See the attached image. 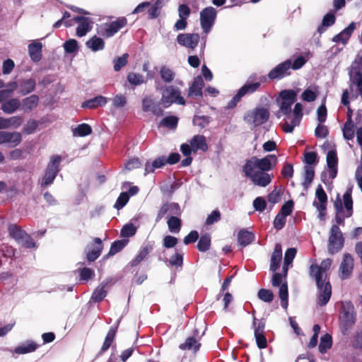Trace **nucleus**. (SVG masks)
Returning a JSON list of instances; mask_svg holds the SVG:
<instances>
[{"mask_svg": "<svg viewBox=\"0 0 362 362\" xmlns=\"http://www.w3.org/2000/svg\"><path fill=\"white\" fill-rule=\"evenodd\" d=\"M307 60L303 56H298L293 61L291 59H286L270 70L267 77L272 80H281L291 76V69L298 70L302 68Z\"/></svg>", "mask_w": 362, "mask_h": 362, "instance_id": "obj_1", "label": "nucleus"}, {"mask_svg": "<svg viewBox=\"0 0 362 362\" xmlns=\"http://www.w3.org/2000/svg\"><path fill=\"white\" fill-rule=\"evenodd\" d=\"M356 313L351 301L341 303L339 311V327L343 335H347L356 322Z\"/></svg>", "mask_w": 362, "mask_h": 362, "instance_id": "obj_2", "label": "nucleus"}, {"mask_svg": "<svg viewBox=\"0 0 362 362\" xmlns=\"http://www.w3.org/2000/svg\"><path fill=\"white\" fill-rule=\"evenodd\" d=\"M276 163L277 158L275 155H267L262 158L252 156L251 158L246 160L243 168L267 173L272 170L273 165H275Z\"/></svg>", "mask_w": 362, "mask_h": 362, "instance_id": "obj_3", "label": "nucleus"}, {"mask_svg": "<svg viewBox=\"0 0 362 362\" xmlns=\"http://www.w3.org/2000/svg\"><path fill=\"white\" fill-rule=\"evenodd\" d=\"M332 260L330 258L323 259L320 265L317 263L310 264L308 273L310 277L315 280L317 287L322 286V280H326L327 278V272L329 270Z\"/></svg>", "mask_w": 362, "mask_h": 362, "instance_id": "obj_4", "label": "nucleus"}, {"mask_svg": "<svg viewBox=\"0 0 362 362\" xmlns=\"http://www.w3.org/2000/svg\"><path fill=\"white\" fill-rule=\"evenodd\" d=\"M269 111L267 108L258 107L248 110L245 114L243 120L247 124L257 127L267 122L269 118Z\"/></svg>", "mask_w": 362, "mask_h": 362, "instance_id": "obj_5", "label": "nucleus"}, {"mask_svg": "<svg viewBox=\"0 0 362 362\" xmlns=\"http://www.w3.org/2000/svg\"><path fill=\"white\" fill-rule=\"evenodd\" d=\"M160 103L164 108H167L173 103L184 105H185V100L180 95V91L178 88L173 86H169L164 88Z\"/></svg>", "mask_w": 362, "mask_h": 362, "instance_id": "obj_6", "label": "nucleus"}, {"mask_svg": "<svg viewBox=\"0 0 362 362\" xmlns=\"http://www.w3.org/2000/svg\"><path fill=\"white\" fill-rule=\"evenodd\" d=\"M344 240L339 226L333 225L328 238V252L334 255L340 251L344 246Z\"/></svg>", "mask_w": 362, "mask_h": 362, "instance_id": "obj_7", "label": "nucleus"}, {"mask_svg": "<svg viewBox=\"0 0 362 362\" xmlns=\"http://www.w3.org/2000/svg\"><path fill=\"white\" fill-rule=\"evenodd\" d=\"M127 25V19L126 17H119L115 21L109 23L102 25L98 33L104 37L109 38L116 34L120 29Z\"/></svg>", "mask_w": 362, "mask_h": 362, "instance_id": "obj_8", "label": "nucleus"}, {"mask_svg": "<svg viewBox=\"0 0 362 362\" xmlns=\"http://www.w3.org/2000/svg\"><path fill=\"white\" fill-rule=\"evenodd\" d=\"M243 172L247 177L251 180L254 185L263 187L269 185L274 177L272 174L270 175L265 172L255 170L243 168Z\"/></svg>", "mask_w": 362, "mask_h": 362, "instance_id": "obj_9", "label": "nucleus"}, {"mask_svg": "<svg viewBox=\"0 0 362 362\" xmlns=\"http://www.w3.org/2000/svg\"><path fill=\"white\" fill-rule=\"evenodd\" d=\"M60 162L61 157L58 155H54L51 158V160L47 165L44 177L42 178L41 184L42 187L51 185L54 182L59 170V166Z\"/></svg>", "mask_w": 362, "mask_h": 362, "instance_id": "obj_10", "label": "nucleus"}, {"mask_svg": "<svg viewBox=\"0 0 362 362\" xmlns=\"http://www.w3.org/2000/svg\"><path fill=\"white\" fill-rule=\"evenodd\" d=\"M216 16L217 11L212 6H208L202 10L200 12V24L204 33L207 34L211 31Z\"/></svg>", "mask_w": 362, "mask_h": 362, "instance_id": "obj_11", "label": "nucleus"}, {"mask_svg": "<svg viewBox=\"0 0 362 362\" xmlns=\"http://www.w3.org/2000/svg\"><path fill=\"white\" fill-rule=\"evenodd\" d=\"M267 80L265 76H257L256 74L251 75L245 83L238 90V92L245 96L247 94H252L259 90L262 83Z\"/></svg>", "mask_w": 362, "mask_h": 362, "instance_id": "obj_12", "label": "nucleus"}, {"mask_svg": "<svg viewBox=\"0 0 362 362\" xmlns=\"http://www.w3.org/2000/svg\"><path fill=\"white\" fill-rule=\"evenodd\" d=\"M93 242L85 250L86 258L88 262L95 261L100 256L103 249V244L100 238H93Z\"/></svg>", "mask_w": 362, "mask_h": 362, "instance_id": "obj_13", "label": "nucleus"}, {"mask_svg": "<svg viewBox=\"0 0 362 362\" xmlns=\"http://www.w3.org/2000/svg\"><path fill=\"white\" fill-rule=\"evenodd\" d=\"M315 195L319 202L314 201L313 206H315L319 211L320 218L324 220L326 215L327 196L321 185L317 186Z\"/></svg>", "mask_w": 362, "mask_h": 362, "instance_id": "obj_14", "label": "nucleus"}, {"mask_svg": "<svg viewBox=\"0 0 362 362\" xmlns=\"http://www.w3.org/2000/svg\"><path fill=\"white\" fill-rule=\"evenodd\" d=\"M167 214H169L170 216H181L182 210L179 204L167 202L162 204L158 211L156 221L158 222L160 221Z\"/></svg>", "mask_w": 362, "mask_h": 362, "instance_id": "obj_15", "label": "nucleus"}, {"mask_svg": "<svg viewBox=\"0 0 362 362\" xmlns=\"http://www.w3.org/2000/svg\"><path fill=\"white\" fill-rule=\"evenodd\" d=\"M198 33H180L177 36V42L179 45L194 49L199 42Z\"/></svg>", "mask_w": 362, "mask_h": 362, "instance_id": "obj_16", "label": "nucleus"}, {"mask_svg": "<svg viewBox=\"0 0 362 362\" xmlns=\"http://www.w3.org/2000/svg\"><path fill=\"white\" fill-rule=\"evenodd\" d=\"M322 286L317 287L319 290L317 296V305H325L329 300L332 296V286L329 280H322Z\"/></svg>", "mask_w": 362, "mask_h": 362, "instance_id": "obj_17", "label": "nucleus"}, {"mask_svg": "<svg viewBox=\"0 0 362 362\" xmlns=\"http://www.w3.org/2000/svg\"><path fill=\"white\" fill-rule=\"evenodd\" d=\"M354 269V258L349 253L344 255L342 262L339 267L341 278L343 279L349 278Z\"/></svg>", "mask_w": 362, "mask_h": 362, "instance_id": "obj_18", "label": "nucleus"}, {"mask_svg": "<svg viewBox=\"0 0 362 362\" xmlns=\"http://www.w3.org/2000/svg\"><path fill=\"white\" fill-rule=\"evenodd\" d=\"M74 21L78 23L76 28V35L81 37L87 34L92 29V21L85 16H76Z\"/></svg>", "mask_w": 362, "mask_h": 362, "instance_id": "obj_19", "label": "nucleus"}, {"mask_svg": "<svg viewBox=\"0 0 362 362\" xmlns=\"http://www.w3.org/2000/svg\"><path fill=\"white\" fill-rule=\"evenodd\" d=\"M153 245L151 243H148L147 244L143 245L140 248L138 254L129 263V266L134 267L139 265L142 261H144L147 257V256L153 251Z\"/></svg>", "mask_w": 362, "mask_h": 362, "instance_id": "obj_20", "label": "nucleus"}, {"mask_svg": "<svg viewBox=\"0 0 362 362\" xmlns=\"http://www.w3.org/2000/svg\"><path fill=\"white\" fill-rule=\"evenodd\" d=\"M204 86V82L201 76L194 78V81L188 89V97H202V89Z\"/></svg>", "mask_w": 362, "mask_h": 362, "instance_id": "obj_21", "label": "nucleus"}, {"mask_svg": "<svg viewBox=\"0 0 362 362\" xmlns=\"http://www.w3.org/2000/svg\"><path fill=\"white\" fill-rule=\"evenodd\" d=\"M282 259L281 245L279 243L276 244L270 259V270L275 272L280 267Z\"/></svg>", "mask_w": 362, "mask_h": 362, "instance_id": "obj_22", "label": "nucleus"}, {"mask_svg": "<svg viewBox=\"0 0 362 362\" xmlns=\"http://www.w3.org/2000/svg\"><path fill=\"white\" fill-rule=\"evenodd\" d=\"M189 144L191 146H192L194 153H196L199 150L203 152H206L209 149L206 139L204 135H194L190 139Z\"/></svg>", "mask_w": 362, "mask_h": 362, "instance_id": "obj_23", "label": "nucleus"}, {"mask_svg": "<svg viewBox=\"0 0 362 362\" xmlns=\"http://www.w3.org/2000/svg\"><path fill=\"white\" fill-rule=\"evenodd\" d=\"M110 281L111 280L105 279L95 289L91 296V300L94 303H100L106 297L107 293L106 287Z\"/></svg>", "mask_w": 362, "mask_h": 362, "instance_id": "obj_24", "label": "nucleus"}, {"mask_svg": "<svg viewBox=\"0 0 362 362\" xmlns=\"http://www.w3.org/2000/svg\"><path fill=\"white\" fill-rule=\"evenodd\" d=\"M117 332V327H111L110 329L108 330L105 340L103 343V345L99 351L98 354H103L104 352L107 351L111 345L112 344L113 341H115L116 334Z\"/></svg>", "mask_w": 362, "mask_h": 362, "instance_id": "obj_25", "label": "nucleus"}, {"mask_svg": "<svg viewBox=\"0 0 362 362\" xmlns=\"http://www.w3.org/2000/svg\"><path fill=\"white\" fill-rule=\"evenodd\" d=\"M8 232L9 235L13 238L18 243H21L22 239L25 236L27 233L22 228L14 223L8 225Z\"/></svg>", "mask_w": 362, "mask_h": 362, "instance_id": "obj_26", "label": "nucleus"}, {"mask_svg": "<svg viewBox=\"0 0 362 362\" xmlns=\"http://www.w3.org/2000/svg\"><path fill=\"white\" fill-rule=\"evenodd\" d=\"M107 103V98L103 95H98L93 98L87 100L81 104L83 108L95 109L98 107H103Z\"/></svg>", "mask_w": 362, "mask_h": 362, "instance_id": "obj_27", "label": "nucleus"}, {"mask_svg": "<svg viewBox=\"0 0 362 362\" xmlns=\"http://www.w3.org/2000/svg\"><path fill=\"white\" fill-rule=\"evenodd\" d=\"M255 240V235L252 232L246 229H241L238 234V243L242 247H245L251 244Z\"/></svg>", "mask_w": 362, "mask_h": 362, "instance_id": "obj_28", "label": "nucleus"}, {"mask_svg": "<svg viewBox=\"0 0 362 362\" xmlns=\"http://www.w3.org/2000/svg\"><path fill=\"white\" fill-rule=\"evenodd\" d=\"M21 102L18 98L6 100L1 103V109L6 114H12L20 108Z\"/></svg>", "mask_w": 362, "mask_h": 362, "instance_id": "obj_29", "label": "nucleus"}, {"mask_svg": "<svg viewBox=\"0 0 362 362\" xmlns=\"http://www.w3.org/2000/svg\"><path fill=\"white\" fill-rule=\"evenodd\" d=\"M36 86L35 78L21 79L19 82V92L21 95H27L33 92Z\"/></svg>", "mask_w": 362, "mask_h": 362, "instance_id": "obj_30", "label": "nucleus"}, {"mask_svg": "<svg viewBox=\"0 0 362 362\" xmlns=\"http://www.w3.org/2000/svg\"><path fill=\"white\" fill-rule=\"evenodd\" d=\"M42 45L41 42H35L29 44L28 52L31 59L35 62H39L42 58Z\"/></svg>", "mask_w": 362, "mask_h": 362, "instance_id": "obj_31", "label": "nucleus"}, {"mask_svg": "<svg viewBox=\"0 0 362 362\" xmlns=\"http://www.w3.org/2000/svg\"><path fill=\"white\" fill-rule=\"evenodd\" d=\"M39 97L37 95H31L22 100V109L25 112H30L36 108L39 103Z\"/></svg>", "mask_w": 362, "mask_h": 362, "instance_id": "obj_32", "label": "nucleus"}, {"mask_svg": "<svg viewBox=\"0 0 362 362\" xmlns=\"http://www.w3.org/2000/svg\"><path fill=\"white\" fill-rule=\"evenodd\" d=\"M167 164L166 158L160 156L156 158L152 163L146 162L144 175L153 173L156 168H160Z\"/></svg>", "mask_w": 362, "mask_h": 362, "instance_id": "obj_33", "label": "nucleus"}, {"mask_svg": "<svg viewBox=\"0 0 362 362\" xmlns=\"http://www.w3.org/2000/svg\"><path fill=\"white\" fill-rule=\"evenodd\" d=\"M200 346L201 344L194 337H187L184 343L179 345L181 350H192L194 352L199 351Z\"/></svg>", "mask_w": 362, "mask_h": 362, "instance_id": "obj_34", "label": "nucleus"}, {"mask_svg": "<svg viewBox=\"0 0 362 362\" xmlns=\"http://www.w3.org/2000/svg\"><path fill=\"white\" fill-rule=\"evenodd\" d=\"M86 45L93 52H98L105 48V42L102 38L94 35L86 42Z\"/></svg>", "mask_w": 362, "mask_h": 362, "instance_id": "obj_35", "label": "nucleus"}, {"mask_svg": "<svg viewBox=\"0 0 362 362\" xmlns=\"http://www.w3.org/2000/svg\"><path fill=\"white\" fill-rule=\"evenodd\" d=\"M38 345L34 341H26L16 347L14 352L18 354H25L35 351Z\"/></svg>", "mask_w": 362, "mask_h": 362, "instance_id": "obj_36", "label": "nucleus"}, {"mask_svg": "<svg viewBox=\"0 0 362 362\" xmlns=\"http://www.w3.org/2000/svg\"><path fill=\"white\" fill-rule=\"evenodd\" d=\"M180 216H168L167 224L170 232L177 233L180 231L182 227V220L179 218Z\"/></svg>", "mask_w": 362, "mask_h": 362, "instance_id": "obj_37", "label": "nucleus"}, {"mask_svg": "<svg viewBox=\"0 0 362 362\" xmlns=\"http://www.w3.org/2000/svg\"><path fill=\"white\" fill-rule=\"evenodd\" d=\"M4 144H11L13 147H15L21 144L22 141V136L19 132H4Z\"/></svg>", "mask_w": 362, "mask_h": 362, "instance_id": "obj_38", "label": "nucleus"}, {"mask_svg": "<svg viewBox=\"0 0 362 362\" xmlns=\"http://www.w3.org/2000/svg\"><path fill=\"white\" fill-rule=\"evenodd\" d=\"M344 207L346 211L345 217L349 218L353 214V199L351 197V189H348L343 195Z\"/></svg>", "mask_w": 362, "mask_h": 362, "instance_id": "obj_39", "label": "nucleus"}, {"mask_svg": "<svg viewBox=\"0 0 362 362\" xmlns=\"http://www.w3.org/2000/svg\"><path fill=\"white\" fill-rule=\"evenodd\" d=\"M315 177V169L313 166H304V180L302 183L304 188H308L313 181Z\"/></svg>", "mask_w": 362, "mask_h": 362, "instance_id": "obj_40", "label": "nucleus"}, {"mask_svg": "<svg viewBox=\"0 0 362 362\" xmlns=\"http://www.w3.org/2000/svg\"><path fill=\"white\" fill-rule=\"evenodd\" d=\"M279 297L281 300V307L287 309L288 305V289L286 282L282 283L279 286Z\"/></svg>", "mask_w": 362, "mask_h": 362, "instance_id": "obj_41", "label": "nucleus"}, {"mask_svg": "<svg viewBox=\"0 0 362 362\" xmlns=\"http://www.w3.org/2000/svg\"><path fill=\"white\" fill-rule=\"evenodd\" d=\"M211 243V235L209 233L202 235L197 245V250L202 252L208 251L210 249Z\"/></svg>", "mask_w": 362, "mask_h": 362, "instance_id": "obj_42", "label": "nucleus"}, {"mask_svg": "<svg viewBox=\"0 0 362 362\" xmlns=\"http://www.w3.org/2000/svg\"><path fill=\"white\" fill-rule=\"evenodd\" d=\"M72 132L74 136L83 137L90 135L93 130L92 127L89 124L83 123L73 129Z\"/></svg>", "mask_w": 362, "mask_h": 362, "instance_id": "obj_43", "label": "nucleus"}, {"mask_svg": "<svg viewBox=\"0 0 362 362\" xmlns=\"http://www.w3.org/2000/svg\"><path fill=\"white\" fill-rule=\"evenodd\" d=\"M332 336L327 333L324 334L320 339V343L319 344L318 349L319 351L322 354H325L332 347Z\"/></svg>", "mask_w": 362, "mask_h": 362, "instance_id": "obj_44", "label": "nucleus"}, {"mask_svg": "<svg viewBox=\"0 0 362 362\" xmlns=\"http://www.w3.org/2000/svg\"><path fill=\"white\" fill-rule=\"evenodd\" d=\"M318 87L314 86L313 89L308 88L305 89L301 94V98L308 103L313 102L317 96Z\"/></svg>", "mask_w": 362, "mask_h": 362, "instance_id": "obj_45", "label": "nucleus"}, {"mask_svg": "<svg viewBox=\"0 0 362 362\" xmlns=\"http://www.w3.org/2000/svg\"><path fill=\"white\" fill-rule=\"evenodd\" d=\"M160 75L162 80L168 83H171L175 77V73L165 66L160 67Z\"/></svg>", "mask_w": 362, "mask_h": 362, "instance_id": "obj_46", "label": "nucleus"}, {"mask_svg": "<svg viewBox=\"0 0 362 362\" xmlns=\"http://www.w3.org/2000/svg\"><path fill=\"white\" fill-rule=\"evenodd\" d=\"M129 240L127 239L118 240L114 241L110 247V251L107 255H114L116 253L120 252L128 243Z\"/></svg>", "mask_w": 362, "mask_h": 362, "instance_id": "obj_47", "label": "nucleus"}, {"mask_svg": "<svg viewBox=\"0 0 362 362\" xmlns=\"http://www.w3.org/2000/svg\"><path fill=\"white\" fill-rule=\"evenodd\" d=\"M283 194L281 187H275L274 189L268 194L267 200L269 202L275 204L281 201Z\"/></svg>", "mask_w": 362, "mask_h": 362, "instance_id": "obj_48", "label": "nucleus"}, {"mask_svg": "<svg viewBox=\"0 0 362 362\" xmlns=\"http://www.w3.org/2000/svg\"><path fill=\"white\" fill-rule=\"evenodd\" d=\"M257 297L263 302L269 303L273 301L274 296L271 290L260 288L257 292Z\"/></svg>", "mask_w": 362, "mask_h": 362, "instance_id": "obj_49", "label": "nucleus"}, {"mask_svg": "<svg viewBox=\"0 0 362 362\" xmlns=\"http://www.w3.org/2000/svg\"><path fill=\"white\" fill-rule=\"evenodd\" d=\"M129 54L124 53L121 57H116L113 59L114 70L119 71L127 64Z\"/></svg>", "mask_w": 362, "mask_h": 362, "instance_id": "obj_50", "label": "nucleus"}, {"mask_svg": "<svg viewBox=\"0 0 362 362\" xmlns=\"http://www.w3.org/2000/svg\"><path fill=\"white\" fill-rule=\"evenodd\" d=\"M252 327L254 329L255 337L264 333L266 323L265 321L262 319L257 322L255 317H253Z\"/></svg>", "mask_w": 362, "mask_h": 362, "instance_id": "obj_51", "label": "nucleus"}, {"mask_svg": "<svg viewBox=\"0 0 362 362\" xmlns=\"http://www.w3.org/2000/svg\"><path fill=\"white\" fill-rule=\"evenodd\" d=\"M136 227L132 223L124 225L120 231V235L123 238H130L136 233Z\"/></svg>", "mask_w": 362, "mask_h": 362, "instance_id": "obj_52", "label": "nucleus"}, {"mask_svg": "<svg viewBox=\"0 0 362 362\" xmlns=\"http://www.w3.org/2000/svg\"><path fill=\"white\" fill-rule=\"evenodd\" d=\"M78 272L81 281H88L95 276V272L88 267L79 268Z\"/></svg>", "mask_w": 362, "mask_h": 362, "instance_id": "obj_53", "label": "nucleus"}, {"mask_svg": "<svg viewBox=\"0 0 362 362\" xmlns=\"http://www.w3.org/2000/svg\"><path fill=\"white\" fill-rule=\"evenodd\" d=\"M177 124L178 117L176 116H167L164 117L160 122L161 125L170 129H175L177 126Z\"/></svg>", "mask_w": 362, "mask_h": 362, "instance_id": "obj_54", "label": "nucleus"}, {"mask_svg": "<svg viewBox=\"0 0 362 362\" xmlns=\"http://www.w3.org/2000/svg\"><path fill=\"white\" fill-rule=\"evenodd\" d=\"M354 122H345L342 129L343 136L346 140H351L354 136Z\"/></svg>", "mask_w": 362, "mask_h": 362, "instance_id": "obj_55", "label": "nucleus"}, {"mask_svg": "<svg viewBox=\"0 0 362 362\" xmlns=\"http://www.w3.org/2000/svg\"><path fill=\"white\" fill-rule=\"evenodd\" d=\"M282 100L294 103L296 100V93L293 90H284L279 93Z\"/></svg>", "mask_w": 362, "mask_h": 362, "instance_id": "obj_56", "label": "nucleus"}, {"mask_svg": "<svg viewBox=\"0 0 362 362\" xmlns=\"http://www.w3.org/2000/svg\"><path fill=\"white\" fill-rule=\"evenodd\" d=\"M127 81L134 86H139L145 82L141 74L131 72L127 75Z\"/></svg>", "mask_w": 362, "mask_h": 362, "instance_id": "obj_57", "label": "nucleus"}, {"mask_svg": "<svg viewBox=\"0 0 362 362\" xmlns=\"http://www.w3.org/2000/svg\"><path fill=\"white\" fill-rule=\"evenodd\" d=\"M162 8L160 0H157L155 4L148 8V15L149 19L156 18L160 14V10Z\"/></svg>", "mask_w": 362, "mask_h": 362, "instance_id": "obj_58", "label": "nucleus"}, {"mask_svg": "<svg viewBox=\"0 0 362 362\" xmlns=\"http://www.w3.org/2000/svg\"><path fill=\"white\" fill-rule=\"evenodd\" d=\"M129 199V195L127 192H123L120 193L114 205V207L118 210L123 208L127 204Z\"/></svg>", "mask_w": 362, "mask_h": 362, "instance_id": "obj_59", "label": "nucleus"}, {"mask_svg": "<svg viewBox=\"0 0 362 362\" xmlns=\"http://www.w3.org/2000/svg\"><path fill=\"white\" fill-rule=\"evenodd\" d=\"M64 48L66 53H74L78 51V42L75 39H70L64 43Z\"/></svg>", "mask_w": 362, "mask_h": 362, "instance_id": "obj_60", "label": "nucleus"}, {"mask_svg": "<svg viewBox=\"0 0 362 362\" xmlns=\"http://www.w3.org/2000/svg\"><path fill=\"white\" fill-rule=\"evenodd\" d=\"M303 156H304L303 162L306 164L305 165L312 166V165H315L318 162L317 154L316 152H314V151L306 152L303 154Z\"/></svg>", "mask_w": 362, "mask_h": 362, "instance_id": "obj_61", "label": "nucleus"}, {"mask_svg": "<svg viewBox=\"0 0 362 362\" xmlns=\"http://www.w3.org/2000/svg\"><path fill=\"white\" fill-rule=\"evenodd\" d=\"M326 159L328 168H333L334 166H337L338 158L337 155V151L335 150L329 151L327 154Z\"/></svg>", "mask_w": 362, "mask_h": 362, "instance_id": "obj_62", "label": "nucleus"}, {"mask_svg": "<svg viewBox=\"0 0 362 362\" xmlns=\"http://www.w3.org/2000/svg\"><path fill=\"white\" fill-rule=\"evenodd\" d=\"M6 129L10 127L18 128L23 123V118L21 116H13L10 118H6Z\"/></svg>", "mask_w": 362, "mask_h": 362, "instance_id": "obj_63", "label": "nucleus"}, {"mask_svg": "<svg viewBox=\"0 0 362 362\" xmlns=\"http://www.w3.org/2000/svg\"><path fill=\"white\" fill-rule=\"evenodd\" d=\"M193 122L195 124L201 127L202 129L206 127L210 122V117L209 116L196 115L194 117Z\"/></svg>", "mask_w": 362, "mask_h": 362, "instance_id": "obj_64", "label": "nucleus"}]
</instances>
